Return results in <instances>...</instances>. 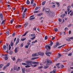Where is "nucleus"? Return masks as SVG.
<instances>
[{"label": "nucleus", "instance_id": "nucleus-19", "mask_svg": "<svg viewBox=\"0 0 73 73\" xmlns=\"http://www.w3.org/2000/svg\"><path fill=\"white\" fill-rule=\"evenodd\" d=\"M28 23H26L25 25V27L26 28L27 27V25H28Z\"/></svg>", "mask_w": 73, "mask_h": 73}, {"label": "nucleus", "instance_id": "nucleus-56", "mask_svg": "<svg viewBox=\"0 0 73 73\" xmlns=\"http://www.w3.org/2000/svg\"><path fill=\"white\" fill-rule=\"evenodd\" d=\"M39 11H35L34 12V13H38V12Z\"/></svg>", "mask_w": 73, "mask_h": 73}, {"label": "nucleus", "instance_id": "nucleus-28", "mask_svg": "<svg viewBox=\"0 0 73 73\" xmlns=\"http://www.w3.org/2000/svg\"><path fill=\"white\" fill-rule=\"evenodd\" d=\"M54 29L55 32H57V31H58V29H57V28H54Z\"/></svg>", "mask_w": 73, "mask_h": 73}, {"label": "nucleus", "instance_id": "nucleus-14", "mask_svg": "<svg viewBox=\"0 0 73 73\" xmlns=\"http://www.w3.org/2000/svg\"><path fill=\"white\" fill-rule=\"evenodd\" d=\"M59 65H60V63H58L56 65V66L58 68H60V67L59 66Z\"/></svg>", "mask_w": 73, "mask_h": 73}, {"label": "nucleus", "instance_id": "nucleus-25", "mask_svg": "<svg viewBox=\"0 0 73 73\" xmlns=\"http://www.w3.org/2000/svg\"><path fill=\"white\" fill-rule=\"evenodd\" d=\"M17 67L16 66H14V70H17Z\"/></svg>", "mask_w": 73, "mask_h": 73}, {"label": "nucleus", "instance_id": "nucleus-33", "mask_svg": "<svg viewBox=\"0 0 73 73\" xmlns=\"http://www.w3.org/2000/svg\"><path fill=\"white\" fill-rule=\"evenodd\" d=\"M55 70H53V71L52 72H50V73H56V71H54Z\"/></svg>", "mask_w": 73, "mask_h": 73}, {"label": "nucleus", "instance_id": "nucleus-53", "mask_svg": "<svg viewBox=\"0 0 73 73\" xmlns=\"http://www.w3.org/2000/svg\"><path fill=\"white\" fill-rule=\"evenodd\" d=\"M3 66V64L0 65V68H2V66Z\"/></svg>", "mask_w": 73, "mask_h": 73}, {"label": "nucleus", "instance_id": "nucleus-17", "mask_svg": "<svg viewBox=\"0 0 73 73\" xmlns=\"http://www.w3.org/2000/svg\"><path fill=\"white\" fill-rule=\"evenodd\" d=\"M26 3L28 5L29 4V3H30V2H29V0H27Z\"/></svg>", "mask_w": 73, "mask_h": 73}, {"label": "nucleus", "instance_id": "nucleus-15", "mask_svg": "<svg viewBox=\"0 0 73 73\" xmlns=\"http://www.w3.org/2000/svg\"><path fill=\"white\" fill-rule=\"evenodd\" d=\"M32 56H38V55L37 54V53H35V54H34L32 55Z\"/></svg>", "mask_w": 73, "mask_h": 73}, {"label": "nucleus", "instance_id": "nucleus-37", "mask_svg": "<svg viewBox=\"0 0 73 73\" xmlns=\"http://www.w3.org/2000/svg\"><path fill=\"white\" fill-rule=\"evenodd\" d=\"M72 53H70L68 54V56H72Z\"/></svg>", "mask_w": 73, "mask_h": 73}, {"label": "nucleus", "instance_id": "nucleus-18", "mask_svg": "<svg viewBox=\"0 0 73 73\" xmlns=\"http://www.w3.org/2000/svg\"><path fill=\"white\" fill-rule=\"evenodd\" d=\"M18 49V48H16L15 49V53H17V50Z\"/></svg>", "mask_w": 73, "mask_h": 73}, {"label": "nucleus", "instance_id": "nucleus-26", "mask_svg": "<svg viewBox=\"0 0 73 73\" xmlns=\"http://www.w3.org/2000/svg\"><path fill=\"white\" fill-rule=\"evenodd\" d=\"M58 55H59L57 57V58H59L61 56V54H58Z\"/></svg>", "mask_w": 73, "mask_h": 73}, {"label": "nucleus", "instance_id": "nucleus-4", "mask_svg": "<svg viewBox=\"0 0 73 73\" xmlns=\"http://www.w3.org/2000/svg\"><path fill=\"white\" fill-rule=\"evenodd\" d=\"M48 15L50 16L53 17L54 16V13L53 11H50Z\"/></svg>", "mask_w": 73, "mask_h": 73}, {"label": "nucleus", "instance_id": "nucleus-62", "mask_svg": "<svg viewBox=\"0 0 73 73\" xmlns=\"http://www.w3.org/2000/svg\"><path fill=\"white\" fill-rule=\"evenodd\" d=\"M38 15V16H41V15H42V13H40V14Z\"/></svg>", "mask_w": 73, "mask_h": 73}, {"label": "nucleus", "instance_id": "nucleus-60", "mask_svg": "<svg viewBox=\"0 0 73 73\" xmlns=\"http://www.w3.org/2000/svg\"><path fill=\"white\" fill-rule=\"evenodd\" d=\"M53 44V43H51L50 44V46H52Z\"/></svg>", "mask_w": 73, "mask_h": 73}, {"label": "nucleus", "instance_id": "nucleus-21", "mask_svg": "<svg viewBox=\"0 0 73 73\" xmlns=\"http://www.w3.org/2000/svg\"><path fill=\"white\" fill-rule=\"evenodd\" d=\"M22 71L23 73H25V68H23Z\"/></svg>", "mask_w": 73, "mask_h": 73}, {"label": "nucleus", "instance_id": "nucleus-39", "mask_svg": "<svg viewBox=\"0 0 73 73\" xmlns=\"http://www.w3.org/2000/svg\"><path fill=\"white\" fill-rule=\"evenodd\" d=\"M64 67V66L63 65H62L60 67V68L61 69V68H63Z\"/></svg>", "mask_w": 73, "mask_h": 73}, {"label": "nucleus", "instance_id": "nucleus-59", "mask_svg": "<svg viewBox=\"0 0 73 73\" xmlns=\"http://www.w3.org/2000/svg\"><path fill=\"white\" fill-rule=\"evenodd\" d=\"M68 28L67 27H66L64 29L65 31V30H68Z\"/></svg>", "mask_w": 73, "mask_h": 73}, {"label": "nucleus", "instance_id": "nucleus-12", "mask_svg": "<svg viewBox=\"0 0 73 73\" xmlns=\"http://www.w3.org/2000/svg\"><path fill=\"white\" fill-rule=\"evenodd\" d=\"M7 47L5 45H4L3 46V49L4 50H6V48Z\"/></svg>", "mask_w": 73, "mask_h": 73}, {"label": "nucleus", "instance_id": "nucleus-7", "mask_svg": "<svg viewBox=\"0 0 73 73\" xmlns=\"http://www.w3.org/2000/svg\"><path fill=\"white\" fill-rule=\"evenodd\" d=\"M70 7H71L70 6H69L67 7V10L68 11V15H69V14H70V12H69V11H70Z\"/></svg>", "mask_w": 73, "mask_h": 73}, {"label": "nucleus", "instance_id": "nucleus-47", "mask_svg": "<svg viewBox=\"0 0 73 73\" xmlns=\"http://www.w3.org/2000/svg\"><path fill=\"white\" fill-rule=\"evenodd\" d=\"M22 27V26L21 25H18V28H20V27Z\"/></svg>", "mask_w": 73, "mask_h": 73}, {"label": "nucleus", "instance_id": "nucleus-29", "mask_svg": "<svg viewBox=\"0 0 73 73\" xmlns=\"http://www.w3.org/2000/svg\"><path fill=\"white\" fill-rule=\"evenodd\" d=\"M11 46H13V43L12 42H11Z\"/></svg>", "mask_w": 73, "mask_h": 73}, {"label": "nucleus", "instance_id": "nucleus-23", "mask_svg": "<svg viewBox=\"0 0 73 73\" xmlns=\"http://www.w3.org/2000/svg\"><path fill=\"white\" fill-rule=\"evenodd\" d=\"M34 19H35V17H33L30 18L29 19L30 20H34Z\"/></svg>", "mask_w": 73, "mask_h": 73}, {"label": "nucleus", "instance_id": "nucleus-24", "mask_svg": "<svg viewBox=\"0 0 73 73\" xmlns=\"http://www.w3.org/2000/svg\"><path fill=\"white\" fill-rule=\"evenodd\" d=\"M45 3H46V1H44L43 2H42V5H44L45 4Z\"/></svg>", "mask_w": 73, "mask_h": 73}, {"label": "nucleus", "instance_id": "nucleus-22", "mask_svg": "<svg viewBox=\"0 0 73 73\" xmlns=\"http://www.w3.org/2000/svg\"><path fill=\"white\" fill-rule=\"evenodd\" d=\"M20 70V67H19L17 70V71H19Z\"/></svg>", "mask_w": 73, "mask_h": 73}, {"label": "nucleus", "instance_id": "nucleus-57", "mask_svg": "<svg viewBox=\"0 0 73 73\" xmlns=\"http://www.w3.org/2000/svg\"><path fill=\"white\" fill-rule=\"evenodd\" d=\"M11 46H9V50H11Z\"/></svg>", "mask_w": 73, "mask_h": 73}, {"label": "nucleus", "instance_id": "nucleus-63", "mask_svg": "<svg viewBox=\"0 0 73 73\" xmlns=\"http://www.w3.org/2000/svg\"><path fill=\"white\" fill-rule=\"evenodd\" d=\"M55 7H56V6L54 5H52V7L53 8H55Z\"/></svg>", "mask_w": 73, "mask_h": 73}, {"label": "nucleus", "instance_id": "nucleus-31", "mask_svg": "<svg viewBox=\"0 0 73 73\" xmlns=\"http://www.w3.org/2000/svg\"><path fill=\"white\" fill-rule=\"evenodd\" d=\"M27 33H28V32H26L25 33V34L23 35V36H25L26 35H27Z\"/></svg>", "mask_w": 73, "mask_h": 73}, {"label": "nucleus", "instance_id": "nucleus-41", "mask_svg": "<svg viewBox=\"0 0 73 73\" xmlns=\"http://www.w3.org/2000/svg\"><path fill=\"white\" fill-rule=\"evenodd\" d=\"M34 1V0H32L31 1V4H32L33 5V3Z\"/></svg>", "mask_w": 73, "mask_h": 73}, {"label": "nucleus", "instance_id": "nucleus-49", "mask_svg": "<svg viewBox=\"0 0 73 73\" xmlns=\"http://www.w3.org/2000/svg\"><path fill=\"white\" fill-rule=\"evenodd\" d=\"M72 25V24H70L69 25H68V27L69 28V27H71V26Z\"/></svg>", "mask_w": 73, "mask_h": 73}, {"label": "nucleus", "instance_id": "nucleus-6", "mask_svg": "<svg viewBox=\"0 0 73 73\" xmlns=\"http://www.w3.org/2000/svg\"><path fill=\"white\" fill-rule=\"evenodd\" d=\"M60 45H61V44L59 43L58 42H57L56 45L54 46L53 48H56L57 46Z\"/></svg>", "mask_w": 73, "mask_h": 73}, {"label": "nucleus", "instance_id": "nucleus-13", "mask_svg": "<svg viewBox=\"0 0 73 73\" xmlns=\"http://www.w3.org/2000/svg\"><path fill=\"white\" fill-rule=\"evenodd\" d=\"M22 59H18L17 62H21V61H22Z\"/></svg>", "mask_w": 73, "mask_h": 73}, {"label": "nucleus", "instance_id": "nucleus-54", "mask_svg": "<svg viewBox=\"0 0 73 73\" xmlns=\"http://www.w3.org/2000/svg\"><path fill=\"white\" fill-rule=\"evenodd\" d=\"M58 20H59V21H60V22H61V21H62V20L60 19H58Z\"/></svg>", "mask_w": 73, "mask_h": 73}, {"label": "nucleus", "instance_id": "nucleus-27", "mask_svg": "<svg viewBox=\"0 0 73 73\" xmlns=\"http://www.w3.org/2000/svg\"><path fill=\"white\" fill-rule=\"evenodd\" d=\"M14 21V19H12L10 21V22H11V24H12V23H13V22Z\"/></svg>", "mask_w": 73, "mask_h": 73}, {"label": "nucleus", "instance_id": "nucleus-30", "mask_svg": "<svg viewBox=\"0 0 73 73\" xmlns=\"http://www.w3.org/2000/svg\"><path fill=\"white\" fill-rule=\"evenodd\" d=\"M10 65V63H8V64H7L6 65V66H7V67H8V66H9V65Z\"/></svg>", "mask_w": 73, "mask_h": 73}, {"label": "nucleus", "instance_id": "nucleus-38", "mask_svg": "<svg viewBox=\"0 0 73 73\" xmlns=\"http://www.w3.org/2000/svg\"><path fill=\"white\" fill-rule=\"evenodd\" d=\"M15 36V33H13L12 35V37H14Z\"/></svg>", "mask_w": 73, "mask_h": 73}, {"label": "nucleus", "instance_id": "nucleus-42", "mask_svg": "<svg viewBox=\"0 0 73 73\" xmlns=\"http://www.w3.org/2000/svg\"><path fill=\"white\" fill-rule=\"evenodd\" d=\"M9 53H10V54H12V53H13V51H12L11 50L9 51Z\"/></svg>", "mask_w": 73, "mask_h": 73}, {"label": "nucleus", "instance_id": "nucleus-9", "mask_svg": "<svg viewBox=\"0 0 73 73\" xmlns=\"http://www.w3.org/2000/svg\"><path fill=\"white\" fill-rule=\"evenodd\" d=\"M46 63L47 64H49V63H50V64H52V62L51 61H50L49 60L47 59Z\"/></svg>", "mask_w": 73, "mask_h": 73}, {"label": "nucleus", "instance_id": "nucleus-8", "mask_svg": "<svg viewBox=\"0 0 73 73\" xmlns=\"http://www.w3.org/2000/svg\"><path fill=\"white\" fill-rule=\"evenodd\" d=\"M38 55H40V56H44V52H38Z\"/></svg>", "mask_w": 73, "mask_h": 73}, {"label": "nucleus", "instance_id": "nucleus-20", "mask_svg": "<svg viewBox=\"0 0 73 73\" xmlns=\"http://www.w3.org/2000/svg\"><path fill=\"white\" fill-rule=\"evenodd\" d=\"M5 24V20H4L2 21V23H1V24Z\"/></svg>", "mask_w": 73, "mask_h": 73}, {"label": "nucleus", "instance_id": "nucleus-45", "mask_svg": "<svg viewBox=\"0 0 73 73\" xmlns=\"http://www.w3.org/2000/svg\"><path fill=\"white\" fill-rule=\"evenodd\" d=\"M35 38H36V36H35L34 37L31 38V40H34V39H35Z\"/></svg>", "mask_w": 73, "mask_h": 73}, {"label": "nucleus", "instance_id": "nucleus-61", "mask_svg": "<svg viewBox=\"0 0 73 73\" xmlns=\"http://www.w3.org/2000/svg\"><path fill=\"white\" fill-rule=\"evenodd\" d=\"M6 68H7V66H5V67H4L3 68V69H4H4H5Z\"/></svg>", "mask_w": 73, "mask_h": 73}, {"label": "nucleus", "instance_id": "nucleus-34", "mask_svg": "<svg viewBox=\"0 0 73 73\" xmlns=\"http://www.w3.org/2000/svg\"><path fill=\"white\" fill-rule=\"evenodd\" d=\"M49 68V66H45L44 67V69H46V68Z\"/></svg>", "mask_w": 73, "mask_h": 73}, {"label": "nucleus", "instance_id": "nucleus-64", "mask_svg": "<svg viewBox=\"0 0 73 73\" xmlns=\"http://www.w3.org/2000/svg\"><path fill=\"white\" fill-rule=\"evenodd\" d=\"M70 70H71L70 69H68V71L69 72H70Z\"/></svg>", "mask_w": 73, "mask_h": 73}, {"label": "nucleus", "instance_id": "nucleus-10", "mask_svg": "<svg viewBox=\"0 0 73 73\" xmlns=\"http://www.w3.org/2000/svg\"><path fill=\"white\" fill-rule=\"evenodd\" d=\"M8 54H6L5 55V60H8Z\"/></svg>", "mask_w": 73, "mask_h": 73}, {"label": "nucleus", "instance_id": "nucleus-48", "mask_svg": "<svg viewBox=\"0 0 73 73\" xmlns=\"http://www.w3.org/2000/svg\"><path fill=\"white\" fill-rule=\"evenodd\" d=\"M28 47H29V46L28 45H26V46L25 47V48H28Z\"/></svg>", "mask_w": 73, "mask_h": 73}, {"label": "nucleus", "instance_id": "nucleus-52", "mask_svg": "<svg viewBox=\"0 0 73 73\" xmlns=\"http://www.w3.org/2000/svg\"><path fill=\"white\" fill-rule=\"evenodd\" d=\"M68 39H71V40H72L73 39V37L68 38Z\"/></svg>", "mask_w": 73, "mask_h": 73}, {"label": "nucleus", "instance_id": "nucleus-46", "mask_svg": "<svg viewBox=\"0 0 73 73\" xmlns=\"http://www.w3.org/2000/svg\"><path fill=\"white\" fill-rule=\"evenodd\" d=\"M26 39V38H22L21 39V40L22 41H24Z\"/></svg>", "mask_w": 73, "mask_h": 73}, {"label": "nucleus", "instance_id": "nucleus-16", "mask_svg": "<svg viewBox=\"0 0 73 73\" xmlns=\"http://www.w3.org/2000/svg\"><path fill=\"white\" fill-rule=\"evenodd\" d=\"M65 15H66L65 14H62V15L61 16V17H62V18H64V16H65Z\"/></svg>", "mask_w": 73, "mask_h": 73}, {"label": "nucleus", "instance_id": "nucleus-35", "mask_svg": "<svg viewBox=\"0 0 73 73\" xmlns=\"http://www.w3.org/2000/svg\"><path fill=\"white\" fill-rule=\"evenodd\" d=\"M0 17H3V14L1 13L0 14Z\"/></svg>", "mask_w": 73, "mask_h": 73}, {"label": "nucleus", "instance_id": "nucleus-11", "mask_svg": "<svg viewBox=\"0 0 73 73\" xmlns=\"http://www.w3.org/2000/svg\"><path fill=\"white\" fill-rule=\"evenodd\" d=\"M19 41H20V39L19 38L17 39V40L16 42L15 43L16 45H17V44H18V43H19Z\"/></svg>", "mask_w": 73, "mask_h": 73}, {"label": "nucleus", "instance_id": "nucleus-5", "mask_svg": "<svg viewBox=\"0 0 73 73\" xmlns=\"http://www.w3.org/2000/svg\"><path fill=\"white\" fill-rule=\"evenodd\" d=\"M45 11L46 13H48V14L50 12V9H46L45 10Z\"/></svg>", "mask_w": 73, "mask_h": 73}, {"label": "nucleus", "instance_id": "nucleus-32", "mask_svg": "<svg viewBox=\"0 0 73 73\" xmlns=\"http://www.w3.org/2000/svg\"><path fill=\"white\" fill-rule=\"evenodd\" d=\"M65 46V45H63L62 46H59L58 48H61V47H62V46Z\"/></svg>", "mask_w": 73, "mask_h": 73}, {"label": "nucleus", "instance_id": "nucleus-40", "mask_svg": "<svg viewBox=\"0 0 73 73\" xmlns=\"http://www.w3.org/2000/svg\"><path fill=\"white\" fill-rule=\"evenodd\" d=\"M27 9L26 8L25 9V10H24V11L23 12V13H25V12H27Z\"/></svg>", "mask_w": 73, "mask_h": 73}, {"label": "nucleus", "instance_id": "nucleus-1", "mask_svg": "<svg viewBox=\"0 0 73 73\" xmlns=\"http://www.w3.org/2000/svg\"><path fill=\"white\" fill-rule=\"evenodd\" d=\"M46 49H47L46 50V54L47 56L50 57V56L49 55V54H51L52 53L50 52H49L50 50V46H45Z\"/></svg>", "mask_w": 73, "mask_h": 73}, {"label": "nucleus", "instance_id": "nucleus-43", "mask_svg": "<svg viewBox=\"0 0 73 73\" xmlns=\"http://www.w3.org/2000/svg\"><path fill=\"white\" fill-rule=\"evenodd\" d=\"M56 3L58 5L60 6V4L58 2H56Z\"/></svg>", "mask_w": 73, "mask_h": 73}, {"label": "nucleus", "instance_id": "nucleus-3", "mask_svg": "<svg viewBox=\"0 0 73 73\" xmlns=\"http://www.w3.org/2000/svg\"><path fill=\"white\" fill-rule=\"evenodd\" d=\"M28 62H29V61H28L27 62V64H25V63H22V64L23 65H27V66H25L26 68H29V67H31V66L29 65V63H28Z\"/></svg>", "mask_w": 73, "mask_h": 73}, {"label": "nucleus", "instance_id": "nucleus-2", "mask_svg": "<svg viewBox=\"0 0 73 73\" xmlns=\"http://www.w3.org/2000/svg\"><path fill=\"white\" fill-rule=\"evenodd\" d=\"M28 63H29V65H31L32 64H38L39 63L38 62H33L32 61H29V62H28Z\"/></svg>", "mask_w": 73, "mask_h": 73}, {"label": "nucleus", "instance_id": "nucleus-36", "mask_svg": "<svg viewBox=\"0 0 73 73\" xmlns=\"http://www.w3.org/2000/svg\"><path fill=\"white\" fill-rule=\"evenodd\" d=\"M35 36V35L33 34L31 35V37H34Z\"/></svg>", "mask_w": 73, "mask_h": 73}, {"label": "nucleus", "instance_id": "nucleus-50", "mask_svg": "<svg viewBox=\"0 0 73 73\" xmlns=\"http://www.w3.org/2000/svg\"><path fill=\"white\" fill-rule=\"evenodd\" d=\"M12 59L13 61H15V60H16V58H15V57H13L12 58Z\"/></svg>", "mask_w": 73, "mask_h": 73}, {"label": "nucleus", "instance_id": "nucleus-51", "mask_svg": "<svg viewBox=\"0 0 73 73\" xmlns=\"http://www.w3.org/2000/svg\"><path fill=\"white\" fill-rule=\"evenodd\" d=\"M6 34L7 35H9V31H7L6 32Z\"/></svg>", "mask_w": 73, "mask_h": 73}, {"label": "nucleus", "instance_id": "nucleus-44", "mask_svg": "<svg viewBox=\"0 0 73 73\" xmlns=\"http://www.w3.org/2000/svg\"><path fill=\"white\" fill-rule=\"evenodd\" d=\"M45 40H47V39H48V36H46L45 37Z\"/></svg>", "mask_w": 73, "mask_h": 73}, {"label": "nucleus", "instance_id": "nucleus-58", "mask_svg": "<svg viewBox=\"0 0 73 73\" xmlns=\"http://www.w3.org/2000/svg\"><path fill=\"white\" fill-rule=\"evenodd\" d=\"M23 45H24V44L23 43H22L21 45V46L23 47Z\"/></svg>", "mask_w": 73, "mask_h": 73}, {"label": "nucleus", "instance_id": "nucleus-55", "mask_svg": "<svg viewBox=\"0 0 73 73\" xmlns=\"http://www.w3.org/2000/svg\"><path fill=\"white\" fill-rule=\"evenodd\" d=\"M38 9V7H36L35 9V11H36V10H37Z\"/></svg>", "mask_w": 73, "mask_h": 73}]
</instances>
